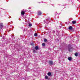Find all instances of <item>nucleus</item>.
Returning <instances> with one entry per match:
<instances>
[{"label": "nucleus", "mask_w": 80, "mask_h": 80, "mask_svg": "<svg viewBox=\"0 0 80 80\" xmlns=\"http://www.w3.org/2000/svg\"><path fill=\"white\" fill-rule=\"evenodd\" d=\"M49 65H53V62H52V61H49Z\"/></svg>", "instance_id": "obj_1"}, {"label": "nucleus", "mask_w": 80, "mask_h": 80, "mask_svg": "<svg viewBox=\"0 0 80 80\" xmlns=\"http://www.w3.org/2000/svg\"><path fill=\"white\" fill-rule=\"evenodd\" d=\"M3 27V23H0V28H2Z\"/></svg>", "instance_id": "obj_2"}, {"label": "nucleus", "mask_w": 80, "mask_h": 80, "mask_svg": "<svg viewBox=\"0 0 80 80\" xmlns=\"http://www.w3.org/2000/svg\"><path fill=\"white\" fill-rule=\"evenodd\" d=\"M68 51H70V49L71 48V46L70 45H69L68 47Z\"/></svg>", "instance_id": "obj_3"}, {"label": "nucleus", "mask_w": 80, "mask_h": 80, "mask_svg": "<svg viewBox=\"0 0 80 80\" xmlns=\"http://www.w3.org/2000/svg\"><path fill=\"white\" fill-rule=\"evenodd\" d=\"M42 14V12L40 11H38V15H40Z\"/></svg>", "instance_id": "obj_4"}, {"label": "nucleus", "mask_w": 80, "mask_h": 80, "mask_svg": "<svg viewBox=\"0 0 80 80\" xmlns=\"http://www.w3.org/2000/svg\"><path fill=\"white\" fill-rule=\"evenodd\" d=\"M21 15H25V12L23 11H22L21 12Z\"/></svg>", "instance_id": "obj_5"}, {"label": "nucleus", "mask_w": 80, "mask_h": 80, "mask_svg": "<svg viewBox=\"0 0 80 80\" xmlns=\"http://www.w3.org/2000/svg\"><path fill=\"white\" fill-rule=\"evenodd\" d=\"M72 58L71 57H69L68 58V60H69V61H71L72 60Z\"/></svg>", "instance_id": "obj_6"}, {"label": "nucleus", "mask_w": 80, "mask_h": 80, "mask_svg": "<svg viewBox=\"0 0 80 80\" xmlns=\"http://www.w3.org/2000/svg\"><path fill=\"white\" fill-rule=\"evenodd\" d=\"M72 23H73V24H75V23H76V22L75 21H73L72 22Z\"/></svg>", "instance_id": "obj_7"}, {"label": "nucleus", "mask_w": 80, "mask_h": 80, "mask_svg": "<svg viewBox=\"0 0 80 80\" xmlns=\"http://www.w3.org/2000/svg\"><path fill=\"white\" fill-rule=\"evenodd\" d=\"M69 30H72V27L71 26H70L69 27Z\"/></svg>", "instance_id": "obj_8"}, {"label": "nucleus", "mask_w": 80, "mask_h": 80, "mask_svg": "<svg viewBox=\"0 0 80 80\" xmlns=\"http://www.w3.org/2000/svg\"><path fill=\"white\" fill-rule=\"evenodd\" d=\"M48 76H50V75H51V72H48Z\"/></svg>", "instance_id": "obj_9"}, {"label": "nucleus", "mask_w": 80, "mask_h": 80, "mask_svg": "<svg viewBox=\"0 0 80 80\" xmlns=\"http://www.w3.org/2000/svg\"><path fill=\"white\" fill-rule=\"evenodd\" d=\"M35 50H37L38 49V47L37 46L35 47Z\"/></svg>", "instance_id": "obj_10"}, {"label": "nucleus", "mask_w": 80, "mask_h": 80, "mask_svg": "<svg viewBox=\"0 0 80 80\" xmlns=\"http://www.w3.org/2000/svg\"><path fill=\"white\" fill-rule=\"evenodd\" d=\"M45 79H48V76H46L45 77Z\"/></svg>", "instance_id": "obj_11"}, {"label": "nucleus", "mask_w": 80, "mask_h": 80, "mask_svg": "<svg viewBox=\"0 0 80 80\" xmlns=\"http://www.w3.org/2000/svg\"><path fill=\"white\" fill-rule=\"evenodd\" d=\"M29 27H32V24L31 23H29Z\"/></svg>", "instance_id": "obj_12"}, {"label": "nucleus", "mask_w": 80, "mask_h": 80, "mask_svg": "<svg viewBox=\"0 0 80 80\" xmlns=\"http://www.w3.org/2000/svg\"><path fill=\"white\" fill-rule=\"evenodd\" d=\"M42 46H43L44 47L45 46V43H42Z\"/></svg>", "instance_id": "obj_13"}, {"label": "nucleus", "mask_w": 80, "mask_h": 80, "mask_svg": "<svg viewBox=\"0 0 80 80\" xmlns=\"http://www.w3.org/2000/svg\"><path fill=\"white\" fill-rule=\"evenodd\" d=\"M44 42H46L47 41V39H44Z\"/></svg>", "instance_id": "obj_14"}, {"label": "nucleus", "mask_w": 80, "mask_h": 80, "mask_svg": "<svg viewBox=\"0 0 80 80\" xmlns=\"http://www.w3.org/2000/svg\"><path fill=\"white\" fill-rule=\"evenodd\" d=\"M34 36H35V37H37V34L36 33H35L34 34Z\"/></svg>", "instance_id": "obj_15"}, {"label": "nucleus", "mask_w": 80, "mask_h": 80, "mask_svg": "<svg viewBox=\"0 0 80 80\" xmlns=\"http://www.w3.org/2000/svg\"><path fill=\"white\" fill-rule=\"evenodd\" d=\"M75 56H77V55H78V53H75Z\"/></svg>", "instance_id": "obj_16"}, {"label": "nucleus", "mask_w": 80, "mask_h": 80, "mask_svg": "<svg viewBox=\"0 0 80 80\" xmlns=\"http://www.w3.org/2000/svg\"><path fill=\"white\" fill-rule=\"evenodd\" d=\"M33 52H34V53H35V52H36V51H35V50H33Z\"/></svg>", "instance_id": "obj_17"}, {"label": "nucleus", "mask_w": 80, "mask_h": 80, "mask_svg": "<svg viewBox=\"0 0 80 80\" xmlns=\"http://www.w3.org/2000/svg\"><path fill=\"white\" fill-rule=\"evenodd\" d=\"M31 8H29V9H31Z\"/></svg>", "instance_id": "obj_18"}]
</instances>
